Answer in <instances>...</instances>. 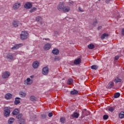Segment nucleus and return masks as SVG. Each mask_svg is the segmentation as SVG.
<instances>
[{
  "label": "nucleus",
  "mask_w": 124,
  "mask_h": 124,
  "mask_svg": "<svg viewBox=\"0 0 124 124\" xmlns=\"http://www.w3.org/2000/svg\"><path fill=\"white\" fill-rule=\"evenodd\" d=\"M21 40H26L29 38V33L27 31H22L20 35Z\"/></svg>",
  "instance_id": "1"
},
{
  "label": "nucleus",
  "mask_w": 124,
  "mask_h": 124,
  "mask_svg": "<svg viewBox=\"0 0 124 124\" xmlns=\"http://www.w3.org/2000/svg\"><path fill=\"white\" fill-rule=\"evenodd\" d=\"M9 76H10V73L8 71L4 72L2 75V77L3 79H7Z\"/></svg>",
  "instance_id": "2"
},
{
  "label": "nucleus",
  "mask_w": 124,
  "mask_h": 124,
  "mask_svg": "<svg viewBox=\"0 0 124 124\" xmlns=\"http://www.w3.org/2000/svg\"><path fill=\"white\" fill-rule=\"evenodd\" d=\"M20 6H21V3L16 2L14 4L13 8L14 10H17V9H19Z\"/></svg>",
  "instance_id": "3"
},
{
  "label": "nucleus",
  "mask_w": 124,
  "mask_h": 124,
  "mask_svg": "<svg viewBox=\"0 0 124 124\" xmlns=\"http://www.w3.org/2000/svg\"><path fill=\"white\" fill-rule=\"evenodd\" d=\"M48 72H49V68L48 67H44L42 70V74L43 75H47Z\"/></svg>",
  "instance_id": "4"
},
{
  "label": "nucleus",
  "mask_w": 124,
  "mask_h": 124,
  "mask_svg": "<svg viewBox=\"0 0 124 124\" xmlns=\"http://www.w3.org/2000/svg\"><path fill=\"white\" fill-rule=\"evenodd\" d=\"M24 85H31L32 84V80L28 78L24 81Z\"/></svg>",
  "instance_id": "5"
},
{
  "label": "nucleus",
  "mask_w": 124,
  "mask_h": 124,
  "mask_svg": "<svg viewBox=\"0 0 124 124\" xmlns=\"http://www.w3.org/2000/svg\"><path fill=\"white\" fill-rule=\"evenodd\" d=\"M23 46V44H16L13 46L12 49V50H17V49H19V48H20V47H22Z\"/></svg>",
  "instance_id": "6"
},
{
  "label": "nucleus",
  "mask_w": 124,
  "mask_h": 124,
  "mask_svg": "<svg viewBox=\"0 0 124 124\" xmlns=\"http://www.w3.org/2000/svg\"><path fill=\"white\" fill-rule=\"evenodd\" d=\"M6 59L9 61H13L14 59V56L13 53H8L6 56Z\"/></svg>",
  "instance_id": "7"
},
{
  "label": "nucleus",
  "mask_w": 124,
  "mask_h": 124,
  "mask_svg": "<svg viewBox=\"0 0 124 124\" xmlns=\"http://www.w3.org/2000/svg\"><path fill=\"white\" fill-rule=\"evenodd\" d=\"M38 66H39V62L38 61H35L32 63V67L34 69H36V68H38Z\"/></svg>",
  "instance_id": "8"
},
{
  "label": "nucleus",
  "mask_w": 124,
  "mask_h": 124,
  "mask_svg": "<svg viewBox=\"0 0 124 124\" xmlns=\"http://www.w3.org/2000/svg\"><path fill=\"white\" fill-rule=\"evenodd\" d=\"M32 7V4L31 2H27L24 5V8L30 9Z\"/></svg>",
  "instance_id": "9"
},
{
  "label": "nucleus",
  "mask_w": 124,
  "mask_h": 124,
  "mask_svg": "<svg viewBox=\"0 0 124 124\" xmlns=\"http://www.w3.org/2000/svg\"><path fill=\"white\" fill-rule=\"evenodd\" d=\"M64 7V6H63V3L60 2L57 6V9L58 10H59V11H62V10L63 9Z\"/></svg>",
  "instance_id": "10"
},
{
  "label": "nucleus",
  "mask_w": 124,
  "mask_h": 124,
  "mask_svg": "<svg viewBox=\"0 0 124 124\" xmlns=\"http://www.w3.org/2000/svg\"><path fill=\"white\" fill-rule=\"evenodd\" d=\"M4 115L5 117H9V115H10V109L6 108L5 109Z\"/></svg>",
  "instance_id": "11"
},
{
  "label": "nucleus",
  "mask_w": 124,
  "mask_h": 124,
  "mask_svg": "<svg viewBox=\"0 0 124 124\" xmlns=\"http://www.w3.org/2000/svg\"><path fill=\"white\" fill-rule=\"evenodd\" d=\"M51 47V45L49 43H47L44 46V50L45 51H48V50H50Z\"/></svg>",
  "instance_id": "12"
},
{
  "label": "nucleus",
  "mask_w": 124,
  "mask_h": 124,
  "mask_svg": "<svg viewBox=\"0 0 124 124\" xmlns=\"http://www.w3.org/2000/svg\"><path fill=\"white\" fill-rule=\"evenodd\" d=\"M5 98L7 100H9L12 98V94L8 93L5 95Z\"/></svg>",
  "instance_id": "13"
},
{
  "label": "nucleus",
  "mask_w": 124,
  "mask_h": 124,
  "mask_svg": "<svg viewBox=\"0 0 124 124\" xmlns=\"http://www.w3.org/2000/svg\"><path fill=\"white\" fill-rule=\"evenodd\" d=\"M63 12L67 13L70 11V7L69 6H65L63 7V9L62 10Z\"/></svg>",
  "instance_id": "14"
},
{
  "label": "nucleus",
  "mask_w": 124,
  "mask_h": 124,
  "mask_svg": "<svg viewBox=\"0 0 124 124\" xmlns=\"http://www.w3.org/2000/svg\"><path fill=\"white\" fill-rule=\"evenodd\" d=\"M52 53L53 55H59L60 54V50L57 48H54L52 51Z\"/></svg>",
  "instance_id": "15"
},
{
  "label": "nucleus",
  "mask_w": 124,
  "mask_h": 124,
  "mask_svg": "<svg viewBox=\"0 0 124 124\" xmlns=\"http://www.w3.org/2000/svg\"><path fill=\"white\" fill-rule=\"evenodd\" d=\"M21 99V98H19V97H16L15 99V101L14 102V104H15V105H18V104H20V100Z\"/></svg>",
  "instance_id": "16"
},
{
  "label": "nucleus",
  "mask_w": 124,
  "mask_h": 124,
  "mask_svg": "<svg viewBox=\"0 0 124 124\" xmlns=\"http://www.w3.org/2000/svg\"><path fill=\"white\" fill-rule=\"evenodd\" d=\"M74 64H80L81 63V59L78 58L75 60L74 62Z\"/></svg>",
  "instance_id": "17"
},
{
  "label": "nucleus",
  "mask_w": 124,
  "mask_h": 124,
  "mask_svg": "<svg viewBox=\"0 0 124 124\" xmlns=\"http://www.w3.org/2000/svg\"><path fill=\"white\" fill-rule=\"evenodd\" d=\"M19 95L20 97H25L26 95H27V93L21 91L19 93Z\"/></svg>",
  "instance_id": "18"
},
{
  "label": "nucleus",
  "mask_w": 124,
  "mask_h": 124,
  "mask_svg": "<svg viewBox=\"0 0 124 124\" xmlns=\"http://www.w3.org/2000/svg\"><path fill=\"white\" fill-rule=\"evenodd\" d=\"M114 87V82H109L108 84V89H112Z\"/></svg>",
  "instance_id": "19"
},
{
  "label": "nucleus",
  "mask_w": 124,
  "mask_h": 124,
  "mask_svg": "<svg viewBox=\"0 0 124 124\" xmlns=\"http://www.w3.org/2000/svg\"><path fill=\"white\" fill-rule=\"evenodd\" d=\"M13 25L15 28H17V27H18V26H19V21H14L13 22Z\"/></svg>",
  "instance_id": "20"
},
{
  "label": "nucleus",
  "mask_w": 124,
  "mask_h": 124,
  "mask_svg": "<svg viewBox=\"0 0 124 124\" xmlns=\"http://www.w3.org/2000/svg\"><path fill=\"white\" fill-rule=\"evenodd\" d=\"M108 36H109V34L107 33H104L101 35V38L102 39V40H103L105 37H108Z\"/></svg>",
  "instance_id": "21"
},
{
  "label": "nucleus",
  "mask_w": 124,
  "mask_h": 124,
  "mask_svg": "<svg viewBox=\"0 0 124 124\" xmlns=\"http://www.w3.org/2000/svg\"><path fill=\"white\" fill-rule=\"evenodd\" d=\"M36 22H40L42 20V17L41 16H38L36 17Z\"/></svg>",
  "instance_id": "22"
},
{
  "label": "nucleus",
  "mask_w": 124,
  "mask_h": 124,
  "mask_svg": "<svg viewBox=\"0 0 124 124\" xmlns=\"http://www.w3.org/2000/svg\"><path fill=\"white\" fill-rule=\"evenodd\" d=\"M119 117L120 119H124V111H121L119 114Z\"/></svg>",
  "instance_id": "23"
},
{
  "label": "nucleus",
  "mask_w": 124,
  "mask_h": 124,
  "mask_svg": "<svg viewBox=\"0 0 124 124\" xmlns=\"http://www.w3.org/2000/svg\"><path fill=\"white\" fill-rule=\"evenodd\" d=\"M115 83H120L122 82V79L120 78L117 77L114 79Z\"/></svg>",
  "instance_id": "24"
},
{
  "label": "nucleus",
  "mask_w": 124,
  "mask_h": 124,
  "mask_svg": "<svg viewBox=\"0 0 124 124\" xmlns=\"http://www.w3.org/2000/svg\"><path fill=\"white\" fill-rule=\"evenodd\" d=\"M19 114V109H15L13 111V115H18Z\"/></svg>",
  "instance_id": "25"
},
{
  "label": "nucleus",
  "mask_w": 124,
  "mask_h": 124,
  "mask_svg": "<svg viewBox=\"0 0 124 124\" xmlns=\"http://www.w3.org/2000/svg\"><path fill=\"white\" fill-rule=\"evenodd\" d=\"M89 49L91 50H93V49H94V45L93 44H90L88 46Z\"/></svg>",
  "instance_id": "26"
},
{
  "label": "nucleus",
  "mask_w": 124,
  "mask_h": 124,
  "mask_svg": "<svg viewBox=\"0 0 124 124\" xmlns=\"http://www.w3.org/2000/svg\"><path fill=\"white\" fill-rule=\"evenodd\" d=\"M73 118H78L79 117V114L77 112H75L72 115Z\"/></svg>",
  "instance_id": "27"
},
{
  "label": "nucleus",
  "mask_w": 124,
  "mask_h": 124,
  "mask_svg": "<svg viewBox=\"0 0 124 124\" xmlns=\"http://www.w3.org/2000/svg\"><path fill=\"white\" fill-rule=\"evenodd\" d=\"M14 118H10L8 121V123L9 124H12L13 123H14Z\"/></svg>",
  "instance_id": "28"
},
{
  "label": "nucleus",
  "mask_w": 124,
  "mask_h": 124,
  "mask_svg": "<svg viewBox=\"0 0 124 124\" xmlns=\"http://www.w3.org/2000/svg\"><path fill=\"white\" fill-rule=\"evenodd\" d=\"M72 83H73V79L70 78L68 80L67 84V85H71Z\"/></svg>",
  "instance_id": "29"
},
{
  "label": "nucleus",
  "mask_w": 124,
  "mask_h": 124,
  "mask_svg": "<svg viewBox=\"0 0 124 124\" xmlns=\"http://www.w3.org/2000/svg\"><path fill=\"white\" fill-rule=\"evenodd\" d=\"M30 100L31 101H36V98L34 96H31L30 97Z\"/></svg>",
  "instance_id": "30"
},
{
  "label": "nucleus",
  "mask_w": 124,
  "mask_h": 124,
  "mask_svg": "<svg viewBox=\"0 0 124 124\" xmlns=\"http://www.w3.org/2000/svg\"><path fill=\"white\" fill-rule=\"evenodd\" d=\"M71 94H77L78 91L77 90H74L70 92Z\"/></svg>",
  "instance_id": "31"
},
{
  "label": "nucleus",
  "mask_w": 124,
  "mask_h": 124,
  "mask_svg": "<svg viewBox=\"0 0 124 124\" xmlns=\"http://www.w3.org/2000/svg\"><path fill=\"white\" fill-rule=\"evenodd\" d=\"M98 68V67L96 65H93L91 66V69H93L94 70H96Z\"/></svg>",
  "instance_id": "32"
},
{
  "label": "nucleus",
  "mask_w": 124,
  "mask_h": 124,
  "mask_svg": "<svg viewBox=\"0 0 124 124\" xmlns=\"http://www.w3.org/2000/svg\"><path fill=\"white\" fill-rule=\"evenodd\" d=\"M119 96H121V94L119 93H117L114 94V98H118Z\"/></svg>",
  "instance_id": "33"
},
{
  "label": "nucleus",
  "mask_w": 124,
  "mask_h": 124,
  "mask_svg": "<svg viewBox=\"0 0 124 124\" xmlns=\"http://www.w3.org/2000/svg\"><path fill=\"white\" fill-rule=\"evenodd\" d=\"M16 119L19 120H18L19 121H21V120H22V114H18L17 116H16Z\"/></svg>",
  "instance_id": "34"
},
{
  "label": "nucleus",
  "mask_w": 124,
  "mask_h": 124,
  "mask_svg": "<svg viewBox=\"0 0 124 124\" xmlns=\"http://www.w3.org/2000/svg\"><path fill=\"white\" fill-rule=\"evenodd\" d=\"M60 122L61 123H62V124H64L65 123V118L64 117H62L60 119Z\"/></svg>",
  "instance_id": "35"
},
{
  "label": "nucleus",
  "mask_w": 124,
  "mask_h": 124,
  "mask_svg": "<svg viewBox=\"0 0 124 124\" xmlns=\"http://www.w3.org/2000/svg\"><path fill=\"white\" fill-rule=\"evenodd\" d=\"M114 110H115V108L113 107H110L108 108V111H109V112H111V113L114 111Z\"/></svg>",
  "instance_id": "36"
},
{
  "label": "nucleus",
  "mask_w": 124,
  "mask_h": 124,
  "mask_svg": "<svg viewBox=\"0 0 124 124\" xmlns=\"http://www.w3.org/2000/svg\"><path fill=\"white\" fill-rule=\"evenodd\" d=\"M19 124H25V120L24 119H21L19 121Z\"/></svg>",
  "instance_id": "37"
},
{
  "label": "nucleus",
  "mask_w": 124,
  "mask_h": 124,
  "mask_svg": "<svg viewBox=\"0 0 124 124\" xmlns=\"http://www.w3.org/2000/svg\"><path fill=\"white\" fill-rule=\"evenodd\" d=\"M119 58H120V56H119V55H117L115 56L114 60L115 61H118Z\"/></svg>",
  "instance_id": "38"
},
{
  "label": "nucleus",
  "mask_w": 124,
  "mask_h": 124,
  "mask_svg": "<svg viewBox=\"0 0 124 124\" xmlns=\"http://www.w3.org/2000/svg\"><path fill=\"white\" fill-rule=\"evenodd\" d=\"M55 61H60L61 60V58H60V57L59 56H57V57H56L54 59Z\"/></svg>",
  "instance_id": "39"
},
{
  "label": "nucleus",
  "mask_w": 124,
  "mask_h": 124,
  "mask_svg": "<svg viewBox=\"0 0 124 124\" xmlns=\"http://www.w3.org/2000/svg\"><path fill=\"white\" fill-rule=\"evenodd\" d=\"M103 119H104V120H107V119H108V116L107 115H106V114L104 115L103 116Z\"/></svg>",
  "instance_id": "40"
},
{
  "label": "nucleus",
  "mask_w": 124,
  "mask_h": 124,
  "mask_svg": "<svg viewBox=\"0 0 124 124\" xmlns=\"http://www.w3.org/2000/svg\"><path fill=\"white\" fill-rule=\"evenodd\" d=\"M97 24V20L95 21L93 23V27H95V26H96V24Z\"/></svg>",
  "instance_id": "41"
},
{
  "label": "nucleus",
  "mask_w": 124,
  "mask_h": 124,
  "mask_svg": "<svg viewBox=\"0 0 124 124\" xmlns=\"http://www.w3.org/2000/svg\"><path fill=\"white\" fill-rule=\"evenodd\" d=\"M48 117H53V113L50 112L48 113Z\"/></svg>",
  "instance_id": "42"
},
{
  "label": "nucleus",
  "mask_w": 124,
  "mask_h": 124,
  "mask_svg": "<svg viewBox=\"0 0 124 124\" xmlns=\"http://www.w3.org/2000/svg\"><path fill=\"white\" fill-rule=\"evenodd\" d=\"M78 10H79V11H80V12H84V11H83V10H82V8L81 7H78Z\"/></svg>",
  "instance_id": "43"
},
{
  "label": "nucleus",
  "mask_w": 124,
  "mask_h": 124,
  "mask_svg": "<svg viewBox=\"0 0 124 124\" xmlns=\"http://www.w3.org/2000/svg\"><path fill=\"white\" fill-rule=\"evenodd\" d=\"M122 35H124V28L122 30Z\"/></svg>",
  "instance_id": "44"
},
{
  "label": "nucleus",
  "mask_w": 124,
  "mask_h": 124,
  "mask_svg": "<svg viewBox=\"0 0 124 124\" xmlns=\"http://www.w3.org/2000/svg\"><path fill=\"white\" fill-rule=\"evenodd\" d=\"M32 9L33 10V11H35L36 10H37V9L36 7H33Z\"/></svg>",
  "instance_id": "45"
},
{
  "label": "nucleus",
  "mask_w": 124,
  "mask_h": 124,
  "mask_svg": "<svg viewBox=\"0 0 124 124\" xmlns=\"http://www.w3.org/2000/svg\"><path fill=\"white\" fill-rule=\"evenodd\" d=\"M33 10H32V9H31L30 10V13H32V12H33Z\"/></svg>",
  "instance_id": "46"
},
{
  "label": "nucleus",
  "mask_w": 124,
  "mask_h": 124,
  "mask_svg": "<svg viewBox=\"0 0 124 124\" xmlns=\"http://www.w3.org/2000/svg\"><path fill=\"white\" fill-rule=\"evenodd\" d=\"M50 39H49L48 38H44L43 39V40H49Z\"/></svg>",
  "instance_id": "47"
},
{
  "label": "nucleus",
  "mask_w": 124,
  "mask_h": 124,
  "mask_svg": "<svg viewBox=\"0 0 124 124\" xmlns=\"http://www.w3.org/2000/svg\"><path fill=\"white\" fill-rule=\"evenodd\" d=\"M101 29H102V26H99L98 27V30H101Z\"/></svg>",
  "instance_id": "48"
},
{
  "label": "nucleus",
  "mask_w": 124,
  "mask_h": 124,
  "mask_svg": "<svg viewBox=\"0 0 124 124\" xmlns=\"http://www.w3.org/2000/svg\"><path fill=\"white\" fill-rule=\"evenodd\" d=\"M34 77V76L32 75L30 77V78H31V79H32Z\"/></svg>",
  "instance_id": "49"
}]
</instances>
